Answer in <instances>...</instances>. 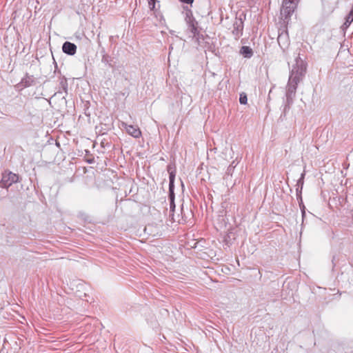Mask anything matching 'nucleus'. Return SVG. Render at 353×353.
<instances>
[{
  "mask_svg": "<svg viewBox=\"0 0 353 353\" xmlns=\"http://www.w3.org/2000/svg\"><path fill=\"white\" fill-rule=\"evenodd\" d=\"M185 21L188 24V29L193 34L194 37H196L199 34L198 30V22L195 20L194 17L192 15V12L191 10L188 9V7L185 10Z\"/></svg>",
  "mask_w": 353,
  "mask_h": 353,
  "instance_id": "20e7f679",
  "label": "nucleus"
},
{
  "mask_svg": "<svg viewBox=\"0 0 353 353\" xmlns=\"http://www.w3.org/2000/svg\"><path fill=\"white\" fill-rule=\"evenodd\" d=\"M298 0H283L281 14L283 17L284 21H288L291 15L296 8Z\"/></svg>",
  "mask_w": 353,
  "mask_h": 353,
  "instance_id": "f03ea898",
  "label": "nucleus"
},
{
  "mask_svg": "<svg viewBox=\"0 0 353 353\" xmlns=\"http://www.w3.org/2000/svg\"><path fill=\"white\" fill-rule=\"evenodd\" d=\"M68 81L66 78L64 77L60 79L59 81V90L58 91V93H61V89L65 93V94H68Z\"/></svg>",
  "mask_w": 353,
  "mask_h": 353,
  "instance_id": "9b49d317",
  "label": "nucleus"
},
{
  "mask_svg": "<svg viewBox=\"0 0 353 353\" xmlns=\"http://www.w3.org/2000/svg\"><path fill=\"white\" fill-rule=\"evenodd\" d=\"M245 19V14L243 12L236 15L233 22V30L232 34L236 40H239L243 35V21Z\"/></svg>",
  "mask_w": 353,
  "mask_h": 353,
  "instance_id": "7ed1b4c3",
  "label": "nucleus"
},
{
  "mask_svg": "<svg viewBox=\"0 0 353 353\" xmlns=\"http://www.w3.org/2000/svg\"><path fill=\"white\" fill-rule=\"evenodd\" d=\"M302 190H301V187L296 186V194H301Z\"/></svg>",
  "mask_w": 353,
  "mask_h": 353,
  "instance_id": "4be33fe9",
  "label": "nucleus"
},
{
  "mask_svg": "<svg viewBox=\"0 0 353 353\" xmlns=\"http://www.w3.org/2000/svg\"><path fill=\"white\" fill-rule=\"evenodd\" d=\"M167 170L169 173V179H175L176 176V166L174 163H169L167 166Z\"/></svg>",
  "mask_w": 353,
  "mask_h": 353,
  "instance_id": "ddd939ff",
  "label": "nucleus"
},
{
  "mask_svg": "<svg viewBox=\"0 0 353 353\" xmlns=\"http://www.w3.org/2000/svg\"><path fill=\"white\" fill-rule=\"evenodd\" d=\"M352 9L353 10V6H352Z\"/></svg>",
  "mask_w": 353,
  "mask_h": 353,
  "instance_id": "b1692460",
  "label": "nucleus"
},
{
  "mask_svg": "<svg viewBox=\"0 0 353 353\" xmlns=\"http://www.w3.org/2000/svg\"><path fill=\"white\" fill-rule=\"evenodd\" d=\"M34 83V78L32 75H29L28 73L26 74L25 77L22 78L21 81L17 84V87L20 89L30 87Z\"/></svg>",
  "mask_w": 353,
  "mask_h": 353,
  "instance_id": "0eeeda50",
  "label": "nucleus"
},
{
  "mask_svg": "<svg viewBox=\"0 0 353 353\" xmlns=\"http://www.w3.org/2000/svg\"><path fill=\"white\" fill-rule=\"evenodd\" d=\"M121 126L125 128L129 134L134 138H139L141 135V130L137 126L128 125L125 122H121Z\"/></svg>",
  "mask_w": 353,
  "mask_h": 353,
  "instance_id": "423d86ee",
  "label": "nucleus"
},
{
  "mask_svg": "<svg viewBox=\"0 0 353 353\" xmlns=\"http://www.w3.org/2000/svg\"><path fill=\"white\" fill-rule=\"evenodd\" d=\"M240 54L243 55V57L250 59L253 56V50L250 47L243 46L240 49Z\"/></svg>",
  "mask_w": 353,
  "mask_h": 353,
  "instance_id": "9d476101",
  "label": "nucleus"
},
{
  "mask_svg": "<svg viewBox=\"0 0 353 353\" xmlns=\"http://www.w3.org/2000/svg\"><path fill=\"white\" fill-rule=\"evenodd\" d=\"M77 46L70 41H65L62 46L63 52L68 55H74L77 52Z\"/></svg>",
  "mask_w": 353,
  "mask_h": 353,
  "instance_id": "6e6552de",
  "label": "nucleus"
},
{
  "mask_svg": "<svg viewBox=\"0 0 353 353\" xmlns=\"http://www.w3.org/2000/svg\"><path fill=\"white\" fill-rule=\"evenodd\" d=\"M304 208H305V205H303V209H302L303 214H305Z\"/></svg>",
  "mask_w": 353,
  "mask_h": 353,
  "instance_id": "5701e85b",
  "label": "nucleus"
},
{
  "mask_svg": "<svg viewBox=\"0 0 353 353\" xmlns=\"http://www.w3.org/2000/svg\"><path fill=\"white\" fill-rule=\"evenodd\" d=\"M169 195L168 199L175 198L174 195V180L169 179Z\"/></svg>",
  "mask_w": 353,
  "mask_h": 353,
  "instance_id": "2eb2a0df",
  "label": "nucleus"
},
{
  "mask_svg": "<svg viewBox=\"0 0 353 353\" xmlns=\"http://www.w3.org/2000/svg\"><path fill=\"white\" fill-rule=\"evenodd\" d=\"M248 101L247 94L244 92L240 94L239 102L241 104H246Z\"/></svg>",
  "mask_w": 353,
  "mask_h": 353,
  "instance_id": "f3484780",
  "label": "nucleus"
},
{
  "mask_svg": "<svg viewBox=\"0 0 353 353\" xmlns=\"http://www.w3.org/2000/svg\"><path fill=\"white\" fill-rule=\"evenodd\" d=\"M19 180V176L16 174L10 172L8 174H3L0 185L2 188H8L13 183Z\"/></svg>",
  "mask_w": 353,
  "mask_h": 353,
  "instance_id": "39448f33",
  "label": "nucleus"
},
{
  "mask_svg": "<svg viewBox=\"0 0 353 353\" xmlns=\"http://www.w3.org/2000/svg\"><path fill=\"white\" fill-rule=\"evenodd\" d=\"M352 21H353V10L351 9L350 13L345 17V21L342 25L341 28L343 30L347 29L350 26V24L352 23Z\"/></svg>",
  "mask_w": 353,
  "mask_h": 353,
  "instance_id": "f8f14e48",
  "label": "nucleus"
},
{
  "mask_svg": "<svg viewBox=\"0 0 353 353\" xmlns=\"http://www.w3.org/2000/svg\"><path fill=\"white\" fill-rule=\"evenodd\" d=\"M237 163H235V161H232V163L228 166L225 174L226 175H230L232 176V172L234 171V168L236 166Z\"/></svg>",
  "mask_w": 353,
  "mask_h": 353,
  "instance_id": "dca6fc26",
  "label": "nucleus"
},
{
  "mask_svg": "<svg viewBox=\"0 0 353 353\" xmlns=\"http://www.w3.org/2000/svg\"><path fill=\"white\" fill-rule=\"evenodd\" d=\"M182 3H185L187 4H192L194 0H180Z\"/></svg>",
  "mask_w": 353,
  "mask_h": 353,
  "instance_id": "412c9836",
  "label": "nucleus"
},
{
  "mask_svg": "<svg viewBox=\"0 0 353 353\" xmlns=\"http://www.w3.org/2000/svg\"><path fill=\"white\" fill-rule=\"evenodd\" d=\"M304 176L305 174L302 173L300 179L298 180L296 183V186L301 187V190L303 189Z\"/></svg>",
  "mask_w": 353,
  "mask_h": 353,
  "instance_id": "a211bd4d",
  "label": "nucleus"
},
{
  "mask_svg": "<svg viewBox=\"0 0 353 353\" xmlns=\"http://www.w3.org/2000/svg\"><path fill=\"white\" fill-rule=\"evenodd\" d=\"M278 43L279 46L283 49L285 50V48H288L290 44L289 41V37L287 32H282L281 33L279 34L278 38H277Z\"/></svg>",
  "mask_w": 353,
  "mask_h": 353,
  "instance_id": "1a4fd4ad",
  "label": "nucleus"
},
{
  "mask_svg": "<svg viewBox=\"0 0 353 353\" xmlns=\"http://www.w3.org/2000/svg\"><path fill=\"white\" fill-rule=\"evenodd\" d=\"M296 197H297V200H298V201H299V202L300 205H303V201H302V196H301V194H297Z\"/></svg>",
  "mask_w": 353,
  "mask_h": 353,
  "instance_id": "aec40b11",
  "label": "nucleus"
},
{
  "mask_svg": "<svg viewBox=\"0 0 353 353\" xmlns=\"http://www.w3.org/2000/svg\"><path fill=\"white\" fill-rule=\"evenodd\" d=\"M170 200V212H172L174 211L175 210V203H174V198H172V199H169Z\"/></svg>",
  "mask_w": 353,
  "mask_h": 353,
  "instance_id": "6ab92c4d",
  "label": "nucleus"
},
{
  "mask_svg": "<svg viewBox=\"0 0 353 353\" xmlns=\"http://www.w3.org/2000/svg\"><path fill=\"white\" fill-rule=\"evenodd\" d=\"M306 72V64L299 54L295 58V63L292 65L285 93L286 103L284 112L290 108L296 95L298 84L302 81Z\"/></svg>",
  "mask_w": 353,
  "mask_h": 353,
  "instance_id": "f257e3e1",
  "label": "nucleus"
},
{
  "mask_svg": "<svg viewBox=\"0 0 353 353\" xmlns=\"http://www.w3.org/2000/svg\"><path fill=\"white\" fill-rule=\"evenodd\" d=\"M102 52H103V54H102V58H101V62L103 63H104L105 65H108L109 67H112V58L110 55L106 54L104 50Z\"/></svg>",
  "mask_w": 353,
  "mask_h": 353,
  "instance_id": "4468645a",
  "label": "nucleus"
}]
</instances>
